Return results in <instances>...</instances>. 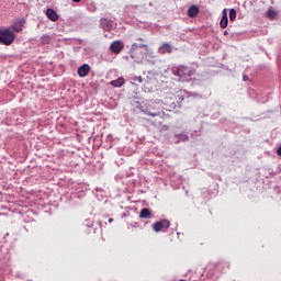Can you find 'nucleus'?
Returning a JSON list of instances; mask_svg holds the SVG:
<instances>
[{
  "label": "nucleus",
  "instance_id": "obj_1",
  "mask_svg": "<svg viewBox=\"0 0 281 281\" xmlns=\"http://www.w3.org/2000/svg\"><path fill=\"white\" fill-rule=\"evenodd\" d=\"M148 54V46L146 44L133 43L130 49V56L134 63H142Z\"/></svg>",
  "mask_w": 281,
  "mask_h": 281
},
{
  "label": "nucleus",
  "instance_id": "obj_2",
  "mask_svg": "<svg viewBox=\"0 0 281 281\" xmlns=\"http://www.w3.org/2000/svg\"><path fill=\"white\" fill-rule=\"evenodd\" d=\"M137 109L150 117H159V115H161V111H159L157 103L153 100L145 101L144 103L139 104Z\"/></svg>",
  "mask_w": 281,
  "mask_h": 281
},
{
  "label": "nucleus",
  "instance_id": "obj_3",
  "mask_svg": "<svg viewBox=\"0 0 281 281\" xmlns=\"http://www.w3.org/2000/svg\"><path fill=\"white\" fill-rule=\"evenodd\" d=\"M171 74H173V76H177V78H179L181 82H186V80H188L190 76H194L196 74V70L194 68H190L181 65V66H173L171 68Z\"/></svg>",
  "mask_w": 281,
  "mask_h": 281
},
{
  "label": "nucleus",
  "instance_id": "obj_4",
  "mask_svg": "<svg viewBox=\"0 0 281 281\" xmlns=\"http://www.w3.org/2000/svg\"><path fill=\"white\" fill-rule=\"evenodd\" d=\"M14 41H16V34L13 31L0 27V45L10 47Z\"/></svg>",
  "mask_w": 281,
  "mask_h": 281
},
{
  "label": "nucleus",
  "instance_id": "obj_5",
  "mask_svg": "<svg viewBox=\"0 0 281 281\" xmlns=\"http://www.w3.org/2000/svg\"><path fill=\"white\" fill-rule=\"evenodd\" d=\"M183 100H186V97H183V94H177L173 98V101L168 102L169 111H175L176 113H179V109L183 106Z\"/></svg>",
  "mask_w": 281,
  "mask_h": 281
},
{
  "label": "nucleus",
  "instance_id": "obj_6",
  "mask_svg": "<svg viewBox=\"0 0 281 281\" xmlns=\"http://www.w3.org/2000/svg\"><path fill=\"white\" fill-rule=\"evenodd\" d=\"M99 27L103 30V32H111L113 30V20L109 18H101L99 20Z\"/></svg>",
  "mask_w": 281,
  "mask_h": 281
},
{
  "label": "nucleus",
  "instance_id": "obj_7",
  "mask_svg": "<svg viewBox=\"0 0 281 281\" xmlns=\"http://www.w3.org/2000/svg\"><path fill=\"white\" fill-rule=\"evenodd\" d=\"M170 228V221L168 220H161L157 221L156 223L153 224V229L156 232V234H159L161 229H169Z\"/></svg>",
  "mask_w": 281,
  "mask_h": 281
},
{
  "label": "nucleus",
  "instance_id": "obj_8",
  "mask_svg": "<svg viewBox=\"0 0 281 281\" xmlns=\"http://www.w3.org/2000/svg\"><path fill=\"white\" fill-rule=\"evenodd\" d=\"M25 23V19H20L13 22V25L9 26L7 30H10L11 32H23V24Z\"/></svg>",
  "mask_w": 281,
  "mask_h": 281
},
{
  "label": "nucleus",
  "instance_id": "obj_9",
  "mask_svg": "<svg viewBox=\"0 0 281 281\" xmlns=\"http://www.w3.org/2000/svg\"><path fill=\"white\" fill-rule=\"evenodd\" d=\"M122 49H124V42L122 41H114L110 45V52H112V54H120Z\"/></svg>",
  "mask_w": 281,
  "mask_h": 281
},
{
  "label": "nucleus",
  "instance_id": "obj_10",
  "mask_svg": "<svg viewBox=\"0 0 281 281\" xmlns=\"http://www.w3.org/2000/svg\"><path fill=\"white\" fill-rule=\"evenodd\" d=\"M90 71H91V66H89V64H82L78 68L77 74H78L79 78H87V76H89Z\"/></svg>",
  "mask_w": 281,
  "mask_h": 281
},
{
  "label": "nucleus",
  "instance_id": "obj_11",
  "mask_svg": "<svg viewBox=\"0 0 281 281\" xmlns=\"http://www.w3.org/2000/svg\"><path fill=\"white\" fill-rule=\"evenodd\" d=\"M228 24H229V19L227 18V9H223L222 19L220 21V27L222 30H225V27H227Z\"/></svg>",
  "mask_w": 281,
  "mask_h": 281
},
{
  "label": "nucleus",
  "instance_id": "obj_12",
  "mask_svg": "<svg viewBox=\"0 0 281 281\" xmlns=\"http://www.w3.org/2000/svg\"><path fill=\"white\" fill-rule=\"evenodd\" d=\"M158 54H172V45L164 43L161 46L158 47Z\"/></svg>",
  "mask_w": 281,
  "mask_h": 281
},
{
  "label": "nucleus",
  "instance_id": "obj_13",
  "mask_svg": "<svg viewBox=\"0 0 281 281\" xmlns=\"http://www.w3.org/2000/svg\"><path fill=\"white\" fill-rule=\"evenodd\" d=\"M199 15V5L193 4L188 9V16H190V19H196V16Z\"/></svg>",
  "mask_w": 281,
  "mask_h": 281
},
{
  "label": "nucleus",
  "instance_id": "obj_14",
  "mask_svg": "<svg viewBox=\"0 0 281 281\" xmlns=\"http://www.w3.org/2000/svg\"><path fill=\"white\" fill-rule=\"evenodd\" d=\"M46 16L49 21H58V13L54 9L48 8L46 10Z\"/></svg>",
  "mask_w": 281,
  "mask_h": 281
},
{
  "label": "nucleus",
  "instance_id": "obj_15",
  "mask_svg": "<svg viewBox=\"0 0 281 281\" xmlns=\"http://www.w3.org/2000/svg\"><path fill=\"white\" fill-rule=\"evenodd\" d=\"M173 137L176 139V144L188 142L190 139V136H188L186 133L175 134Z\"/></svg>",
  "mask_w": 281,
  "mask_h": 281
},
{
  "label": "nucleus",
  "instance_id": "obj_16",
  "mask_svg": "<svg viewBox=\"0 0 281 281\" xmlns=\"http://www.w3.org/2000/svg\"><path fill=\"white\" fill-rule=\"evenodd\" d=\"M139 218H153V212L148 207H144L139 212Z\"/></svg>",
  "mask_w": 281,
  "mask_h": 281
},
{
  "label": "nucleus",
  "instance_id": "obj_17",
  "mask_svg": "<svg viewBox=\"0 0 281 281\" xmlns=\"http://www.w3.org/2000/svg\"><path fill=\"white\" fill-rule=\"evenodd\" d=\"M110 85H111L112 87L120 88V87H122V86L124 85V79H123V77H119L117 79L112 80V81L110 82Z\"/></svg>",
  "mask_w": 281,
  "mask_h": 281
},
{
  "label": "nucleus",
  "instance_id": "obj_18",
  "mask_svg": "<svg viewBox=\"0 0 281 281\" xmlns=\"http://www.w3.org/2000/svg\"><path fill=\"white\" fill-rule=\"evenodd\" d=\"M41 38L43 45H49V43L52 42V37L49 35H43Z\"/></svg>",
  "mask_w": 281,
  "mask_h": 281
},
{
  "label": "nucleus",
  "instance_id": "obj_19",
  "mask_svg": "<svg viewBox=\"0 0 281 281\" xmlns=\"http://www.w3.org/2000/svg\"><path fill=\"white\" fill-rule=\"evenodd\" d=\"M228 16H229V21H236V9H231Z\"/></svg>",
  "mask_w": 281,
  "mask_h": 281
},
{
  "label": "nucleus",
  "instance_id": "obj_20",
  "mask_svg": "<svg viewBox=\"0 0 281 281\" xmlns=\"http://www.w3.org/2000/svg\"><path fill=\"white\" fill-rule=\"evenodd\" d=\"M277 14L278 13L273 10H268V12H267L268 19H271V20L276 19Z\"/></svg>",
  "mask_w": 281,
  "mask_h": 281
},
{
  "label": "nucleus",
  "instance_id": "obj_21",
  "mask_svg": "<svg viewBox=\"0 0 281 281\" xmlns=\"http://www.w3.org/2000/svg\"><path fill=\"white\" fill-rule=\"evenodd\" d=\"M243 80H244V82H249V76L244 75V76H243Z\"/></svg>",
  "mask_w": 281,
  "mask_h": 281
},
{
  "label": "nucleus",
  "instance_id": "obj_22",
  "mask_svg": "<svg viewBox=\"0 0 281 281\" xmlns=\"http://www.w3.org/2000/svg\"><path fill=\"white\" fill-rule=\"evenodd\" d=\"M135 80H137V82H144V78L142 76H138Z\"/></svg>",
  "mask_w": 281,
  "mask_h": 281
},
{
  "label": "nucleus",
  "instance_id": "obj_23",
  "mask_svg": "<svg viewBox=\"0 0 281 281\" xmlns=\"http://www.w3.org/2000/svg\"><path fill=\"white\" fill-rule=\"evenodd\" d=\"M277 155H279V157H281V145L277 149Z\"/></svg>",
  "mask_w": 281,
  "mask_h": 281
},
{
  "label": "nucleus",
  "instance_id": "obj_24",
  "mask_svg": "<svg viewBox=\"0 0 281 281\" xmlns=\"http://www.w3.org/2000/svg\"><path fill=\"white\" fill-rule=\"evenodd\" d=\"M137 41H140L142 43H144V41L146 40H144L143 37H137Z\"/></svg>",
  "mask_w": 281,
  "mask_h": 281
},
{
  "label": "nucleus",
  "instance_id": "obj_25",
  "mask_svg": "<svg viewBox=\"0 0 281 281\" xmlns=\"http://www.w3.org/2000/svg\"><path fill=\"white\" fill-rule=\"evenodd\" d=\"M82 0H72L74 3H80Z\"/></svg>",
  "mask_w": 281,
  "mask_h": 281
},
{
  "label": "nucleus",
  "instance_id": "obj_26",
  "mask_svg": "<svg viewBox=\"0 0 281 281\" xmlns=\"http://www.w3.org/2000/svg\"><path fill=\"white\" fill-rule=\"evenodd\" d=\"M109 223H113V217H110V218H109Z\"/></svg>",
  "mask_w": 281,
  "mask_h": 281
},
{
  "label": "nucleus",
  "instance_id": "obj_27",
  "mask_svg": "<svg viewBox=\"0 0 281 281\" xmlns=\"http://www.w3.org/2000/svg\"><path fill=\"white\" fill-rule=\"evenodd\" d=\"M227 34H229L227 31H224V36H227Z\"/></svg>",
  "mask_w": 281,
  "mask_h": 281
},
{
  "label": "nucleus",
  "instance_id": "obj_28",
  "mask_svg": "<svg viewBox=\"0 0 281 281\" xmlns=\"http://www.w3.org/2000/svg\"><path fill=\"white\" fill-rule=\"evenodd\" d=\"M179 281H187V280L180 279Z\"/></svg>",
  "mask_w": 281,
  "mask_h": 281
},
{
  "label": "nucleus",
  "instance_id": "obj_29",
  "mask_svg": "<svg viewBox=\"0 0 281 281\" xmlns=\"http://www.w3.org/2000/svg\"><path fill=\"white\" fill-rule=\"evenodd\" d=\"M137 223L134 224V227H136Z\"/></svg>",
  "mask_w": 281,
  "mask_h": 281
},
{
  "label": "nucleus",
  "instance_id": "obj_30",
  "mask_svg": "<svg viewBox=\"0 0 281 281\" xmlns=\"http://www.w3.org/2000/svg\"><path fill=\"white\" fill-rule=\"evenodd\" d=\"M137 223L134 224V227H136Z\"/></svg>",
  "mask_w": 281,
  "mask_h": 281
},
{
  "label": "nucleus",
  "instance_id": "obj_31",
  "mask_svg": "<svg viewBox=\"0 0 281 281\" xmlns=\"http://www.w3.org/2000/svg\"><path fill=\"white\" fill-rule=\"evenodd\" d=\"M29 281H32V280H29Z\"/></svg>",
  "mask_w": 281,
  "mask_h": 281
}]
</instances>
